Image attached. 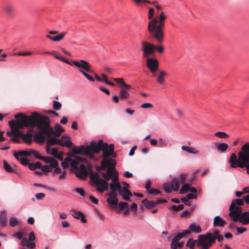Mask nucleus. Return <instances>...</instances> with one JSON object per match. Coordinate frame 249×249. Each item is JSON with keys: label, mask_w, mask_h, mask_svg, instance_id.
I'll return each instance as SVG.
<instances>
[{"label": "nucleus", "mask_w": 249, "mask_h": 249, "mask_svg": "<svg viewBox=\"0 0 249 249\" xmlns=\"http://www.w3.org/2000/svg\"><path fill=\"white\" fill-rule=\"evenodd\" d=\"M31 128L36 127L38 132L34 135V141L38 144H43L46 140L51 136L53 126L51 125L49 117L37 112H33Z\"/></svg>", "instance_id": "nucleus-1"}, {"label": "nucleus", "mask_w": 249, "mask_h": 249, "mask_svg": "<svg viewBox=\"0 0 249 249\" xmlns=\"http://www.w3.org/2000/svg\"><path fill=\"white\" fill-rule=\"evenodd\" d=\"M166 16L163 12L160 14L159 19H152L148 24V31L152 37L155 38L158 42L161 43L164 39L163 29L165 25Z\"/></svg>", "instance_id": "nucleus-2"}, {"label": "nucleus", "mask_w": 249, "mask_h": 249, "mask_svg": "<svg viewBox=\"0 0 249 249\" xmlns=\"http://www.w3.org/2000/svg\"><path fill=\"white\" fill-rule=\"evenodd\" d=\"M248 151L244 150V154L242 153L238 152L237 154L238 159L237 155L235 153H232L229 161L231 168H245L246 173L249 175V152Z\"/></svg>", "instance_id": "nucleus-3"}, {"label": "nucleus", "mask_w": 249, "mask_h": 249, "mask_svg": "<svg viewBox=\"0 0 249 249\" xmlns=\"http://www.w3.org/2000/svg\"><path fill=\"white\" fill-rule=\"evenodd\" d=\"M32 114L30 116L26 115L22 113H18L15 115L16 120L9 121L8 124L11 130H16L18 129H22L24 127H30Z\"/></svg>", "instance_id": "nucleus-4"}, {"label": "nucleus", "mask_w": 249, "mask_h": 249, "mask_svg": "<svg viewBox=\"0 0 249 249\" xmlns=\"http://www.w3.org/2000/svg\"><path fill=\"white\" fill-rule=\"evenodd\" d=\"M92 174L89 177L91 185L96 186L97 190L100 193H103L106 190H108L109 184L107 179H103L99 178V175L97 172H93L90 171Z\"/></svg>", "instance_id": "nucleus-5"}, {"label": "nucleus", "mask_w": 249, "mask_h": 249, "mask_svg": "<svg viewBox=\"0 0 249 249\" xmlns=\"http://www.w3.org/2000/svg\"><path fill=\"white\" fill-rule=\"evenodd\" d=\"M216 240L215 236H213L212 233L207 232L198 235L196 246L202 249H209Z\"/></svg>", "instance_id": "nucleus-6"}, {"label": "nucleus", "mask_w": 249, "mask_h": 249, "mask_svg": "<svg viewBox=\"0 0 249 249\" xmlns=\"http://www.w3.org/2000/svg\"><path fill=\"white\" fill-rule=\"evenodd\" d=\"M108 144L107 142H104L102 139L98 141L97 142L93 141L90 142L89 145L91 154L90 155V159H92L94 158L95 154H99L101 151L103 152L106 150L104 149L103 146L105 144Z\"/></svg>", "instance_id": "nucleus-7"}, {"label": "nucleus", "mask_w": 249, "mask_h": 249, "mask_svg": "<svg viewBox=\"0 0 249 249\" xmlns=\"http://www.w3.org/2000/svg\"><path fill=\"white\" fill-rule=\"evenodd\" d=\"M141 45L144 58H147L154 55L155 45L146 41H142Z\"/></svg>", "instance_id": "nucleus-8"}, {"label": "nucleus", "mask_w": 249, "mask_h": 249, "mask_svg": "<svg viewBox=\"0 0 249 249\" xmlns=\"http://www.w3.org/2000/svg\"><path fill=\"white\" fill-rule=\"evenodd\" d=\"M146 67L152 73L153 77L156 76V72L159 68V62L155 57H148L146 60Z\"/></svg>", "instance_id": "nucleus-9"}, {"label": "nucleus", "mask_w": 249, "mask_h": 249, "mask_svg": "<svg viewBox=\"0 0 249 249\" xmlns=\"http://www.w3.org/2000/svg\"><path fill=\"white\" fill-rule=\"evenodd\" d=\"M74 173L77 178H85L88 175L89 177L92 174L90 171H92L90 167H87L84 164H81L79 167H76L74 169Z\"/></svg>", "instance_id": "nucleus-10"}, {"label": "nucleus", "mask_w": 249, "mask_h": 249, "mask_svg": "<svg viewBox=\"0 0 249 249\" xmlns=\"http://www.w3.org/2000/svg\"><path fill=\"white\" fill-rule=\"evenodd\" d=\"M71 154L73 155H81L85 156H89L90 158L91 151L89 146H85L81 145L80 146H75L73 147L71 150Z\"/></svg>", "instance_id": "nucleus-11"}, {"label": "nucleus", "mask_w": 249, "mask_h": 249, "mask_svg": "<svg viewBox=\"0 0 249 249\" xmlns=\"http://www.w3.org/2000/svg\"><path fill=\"white\" fill-rule=\"evenodd\" d=\"M72 65L75 67L81 68L85 71H87L89 73H93V71L91 70V66L89 63L84 60H79V61L73 60L72 61Z\"/></svg>", "instance_id": "nucleus-12"}, {"label": "nucleus", "mask_w": 249, "mask_h": 249, "mask_svg": "<svg viewBox=\"0 0 249 249\" xmlns=\"http://www.w3.org/2000/svg\"><path fill=\"white\" fill-rule=\"evenodd\" d=\"M186 175L181 173L178 175V178H174L172 181V187L174 191H178L179 189L180 183L185 181Z\"/></svg>", "instance_id": "nucleus-13"}, {"label": "nucleus", "mask_w": 249, "mask_h": 249, "mask_svg": "<svg viewBox=\"0 0 249 249\" xmlns=\"http://www.w3.org/2000/svg\"><path fill=\"white\" fill-rule=\"evenodd\" d=\"M104 149L106 150L103 153L108 158H115L117 157V153L114 151V145L113 143L110 144H106L103 146Z\"/></svg>", "instance_id": "nucleus-14"}, {"label": "nucleus", "mask_w": 249, "mask_h": 249, "mask_svg": "<svg viewBox=\"0 0 249 249\" xmlns=\"http://www.w3.org/2000/svg\"><path fill=\"white\" fill-rule=\"evenodd\" d=\"M103 159L101 161L100 164L102 166L104 170L107 168L111 165H113L117 163L116 160L111 158H108L105 154H102Z\"/></svg>", "instance_id": "nucleus-15"}, {"label": "nucleus", "mask_w": 249, "mask_h": 249, "mask_svg": "<svg viewBox=\"0 0 249 249\" xmlns=\"http://www.w3.org/2000/svg\"><path fill=\"white\" fill-rule=\"evenodd\" d=\"M107 195L108 198L107 199V203L112 206L117 205L118 203L117 194L115 192H109Z\"/></svg>", "instance_id": "nucleus-16"}, {"label": "nucleus", "mask_w": 249, "mask_h": 249, "mask_svg": "<svg viewBox=\"0 0 249 249\" xmlns=\"http://www.w3.org/2000/svg\"><path fill=\"white\" fill-rule=\"evenodd\" d=\"M107 195L108 198L107 199V203L112 206L117 205L118 203L117 194L115 192H109Z\"/></svg>", "instance_id": "nucleus-17"}, {"label": "nucleus", "mask_w": 249, "mask_h": 249, "mask_svg": "<svg viewBox=\"0 0 249 249\" xmlns=\"http://www.w3.org/2000/svg\"><path fill=\"white\" fill-rule=\"evenodd\" d=\"M130 89L131 86L130 85L121 88L119 93L120 100H125L129 97L130 94L128 91L130 90Z\"/></svg>", "instance_id": "nucleus-18"}, {"label": "nucleus", "mask_w": 249, "mask_h": 249, "mask_svg": "<svg viewBox=\"0 0 249 249\" xmlns=\"http://www.w3.org/2000/svg\"><path fill=\"white\" fill-rule=\"evenodd\" d=\"M110 189L112 191L111 192H115L117 191L119 195H121L122 186L120 182H110L109 183Z\"/></svg>", "instance_id": "nucleus-19"}, {"label": "nucleus", "mask_w": 249, "mask_h": 249, "mask_svg": "<svg viewBox=\"0 0 249 249\" xmlns=\"http://www.w3.org/2000/svg\"><path fill=\"white\" fill-rule=\"evenodd\" d=\"M226 221L220 216H216L213 219V226L223 227L226 224Z\"/></svg>", "instance_id": "nucleus-20"}, {"label": "nucleus", "mask_w": 249, "mask_h": 249, "mask_svg": "<svg viewBox=\"0 0 249 249\" xmlns=\"http://www.w3.org/2000/svg\"><path fill=\"white\" fill-rule=\"evenodd\" d=\"M121 192V195H120L122 196V198L124 200L130 201L131 199L130 198V196H133V194L130 191L129 189L122 188Z\"/></svg>", "instance_id": "nucleus-21"}, {"label": "nucleus", "mask_w": 249, "mask_h": 249, "mask_svg": "<svg viewBox=\"0 0 249 249\" xmlns=\"http://www.w3.org/2000/svg\"><path fill=\"white\" fill-rule=\"evenodd\" d=\"M3 10L6 15L11 16L15 12V8L14 5L7 3L3 6Z\"/></svg>", "instance_id": "nucleus-22"}, {"label": "nucleus", "mask_w": 249, "mask_h": 249, "mask_svg": "<svg viewBox=\"0 0 249 249\" xmlns=\"http://www.w3.org/2000/svg\"><path fill=\"white\" fill-rule=\"evenodd\" d=\"M216 149L221 153H224L228 148V145L225 142L221 143H214Z\"/></svg>", "instance_id": "nucleus-23"}, {"label": "nucleus", "mask_w": 249, "mask_h": 249, "mask_svg": "<svg viewBox=\"0 0 249 249\" xmlns=\"http://www.w3.org/2000/svg\"><path fill=\"white\" fill-rule=\"evenodd\" d=\"M68 156L73 157L71 162L70 163V164L73 169H74L77 167L76 165L80 163L79 156H73L71 153H68Z\"/></svg>", "instance_id": "nucleus-24"}, {"label": "nucleus", "mask_w": 249, "mask_h": 249, "mask_svg": "<svg viewBox=\"0 0 249 249\" xmlns=\"http://www.w3.org/2000/svg\"><path fill=\"white\" fill-rule=\"evenodd\" d=\"M181 149L189 153L193 154H197L199 152V151L196 148L186 145H182L181 146Z\"/></svg>", "instance_id": "nucleus-25"}, {"label": "nucleus", "mask_w": 249, "mask_h": 249, "mask_svg": "<svg viewBox=\"0 0 249 249\" xmlns=\"http://www.w3.org/2000/svg\"><path fill=\"white\" fill-rule=\"evenodd\" d=\"M142 202L145 208L148 209H151L156 205L155 201L148 200L147 198L143 199Z\"/></svg>", "instance_id": "nucleus-26"}, {"label": "nucleus", "mask_w": 249, "mask_h": 249, "mask_svg": "<svg viewBox=\"0 0 249 249\" xmlns=\"http://www.w3.org/2000/svg\"><path fill=\"white\" fill-rule=\"evenodd\" d=\"M66 34L67 33L64 32L63 33H60V34H58L54 36H52L49 35H47L46 37L53 41H59L62 40Z\"/></svg>", "instance_id": "nucleus-27"}, {"label": "nucleus", "mask_w": 249, "mask_h": 249, "mask_svg": "<svg viewBox=\"0 0 249 249\" xmlns=\"http://www.w3.org/2000/svg\"><path fill=\"white\" fill-rule=\"evenodd\" d=\"M33 136L34 137L33 133H25L23 134L21 139L25 143L30 145L32 143Z\"/></svg>", "instance_id": "nucleus-28"}, {"label": "nucleus", "mask_w": 249, "mask_h": 249, "mask_svg": "<svg viewBox=\"0 0 249 249\" xmlns=\"http://www.w3.org/2000/svg\"><path fill=\"white\" fill-rule=\"evenodd\" d=\"M167 73L165 71H160L157 78V82L160 85H162L165 81V77Z\"/></svg>", "instance_id": "nucleus-29"}, {"label": "nucleus", "mask_w": 249, "mask_h": 249, "mask_svg": "<svg viewBox=\"0 0 249 249\" xmlns=\"http://www.w3.org/2000/svg\"><path fill=\"white\" fill-rule=\"evenodd\" d=\"M115 163L113 165H111L107 168L106 173H107V175L109 176V178H111V177L115 174H118V172L115 170V166L116 165Z\"/></svg>", "instance_id": "nucleus-30"}, {"label": "nucleus", "mask_w": 249, "mask_h": 249, "mask_svg": "<svg viewBox=\"0 0 249 249\" xmlns=\"http://www.w3.org/2000/svg\"><path fill=\"white\" fill-rule=\"evenodd\" d=\"M57 139L54 137L51 136L46 140L47 149H49L51 145H55L57 144Z\"/></svg>", "instance_id": "nucleus-31"}, {"label": "nucleus", "mask_w": 249, "mask_h": 249, "mask_svg": "<svg viewBox=\"0 0 249 249\" xmlns=\"http://www.w3.org/2000/svg\"><path fill=\"white\" fill-rule=\"evenodd\" d=\"M189 228L191 231L196 233H198L201 232L202 230L199 225L195 223H193L189 226Z\"/></svg>", "instance_id": "nucleus-32"}, {"label": "nucleus", "mask_w": 249, "mask_h": 249, "mask_svg": "<svg viewBox=\"0 0 249 249\" xmlns=\"http://www.w3.org/2000/svg\"><path fill=\"white\" fill-rule=\"evenodd\" d=\"M238 207L239 206L236 205L235 203L232 201L229 209L230 212L228 214L229 216L232 217L237 210Z\"/></svg>", "instance_id": "nucleus-33"}, {"label": "nucleus", "mask_w": 249, "mask_h": 249, "mask_svg": "<svg viewBox=\"0 0 249 249\" xmlns=\"http://www.w3.org/2000/svg\"><path fill=\"white\" fill-rule=\"evenodd\" d=\"M242 213V209L241 207L239 206L237 208V210L231 218L232 220L234 222L238 221L239 217Z\"/></svg>", "instance_id": "nucleus-34"}, {"label": "nucleus", "mask_w": 249, "mask_h": 249, "mask_svg": "<svg viewBox=\"0 0 249 249\" xmlns=\"http://www.w3.org/2000/svg\"><path fill=\"white\" fill-rule=\"evenodd\" d=\"M0 225L2 227H5L7 225L6 213L3 211L0 215Z\"/></svg>", "instance_id": "nucleus-35"}, {"label": "nucleus", "mask_w": 249, "mask_h": 249, "mask_svg": "<svg viewBox=\"0 0 249 249\" xmlns=\"http://www.w3.org/2000/svg\"><path fill=\"white\" fill-rule=\"evenodd\" d=\"M41 163L39 161H36V163L30 162L28 168L30 170L34 171L36 169H39L41 167Z\"/></svg>", "instance_id": "nucleus-36"}, {"label": "nucleus", "mask_w": 249, "mask_h": 249, "mask_svg": "<svg viewBox=\"0 0 249 249\" xmlns=\"http://www.w3.org/2000/svg\"><path fill=\"white\" fill-rule=\"evenodd\" d=\"M163 189L167 193H169L172 192V183L169 182H166L163 185Z\"/></svg>", "instance_id": "nucleus-37"}, {"label": "nucleus", "mask_w": 249, "mask_h": 249, "mask_svg": "<svg viewBox=\"0 0 249 249\" xmlns=\"http://www.w3.org/2000/svg\"><path fill=\"white\" fill-rule=\"evenodd\" d=\"M3 167L6 172L8 173H14V169L6 160H3Z\"/></svg>", "instance_id": "nucleus-38"}, {"label": "nucleus", "mask_w": 249, "mask_h": 249, "mask_svg": "<svg viewBox=\"0 0 249 249\" xmlns=\"http://www.w3.org/2000/svg\"><path fill=\"white\" fill-rule=\"evenodd\" d=\"M190 184L186 183L183 184L180 190H179V194H186L188 191H189V188Z\"/></svg>", "instance_id": "nucleus-39"}, {"label": "nucleus", "mask_w": 249, "mask_h": 249, "mask_svg": "<svg viewBox=\"0 0 249 249\" xmlns=\"http://www.w3.org/2000/svg\"><path fill=\"white\" fill-rule=\"evenodd\" d=\"M114 80L120 85L121 88L124 87H127L129 85L126 84L123 78H116L114 79Z\"/></svg>", "instance_id": "nucleus-40"}, {"label": "nucleus", "mask_w": 249, "mask_h": 249, "mask_svg": "<svg viewBox=\"0 0 249 249\" xmlns=\"http://www.w3.org/2000/svg\"><path fill=\"white\" fill-rule=\"evenodd\" d=\"M183 209H184V205L183 204H180L178 206L174 205H172L170 208V209L172 211H174V212H177V211H179L180 210H182Z\"/></svg>", "instance_id": "nucleus-41"}, {"label": "nucleus", "mask_w": 249, "mask_h": 249, "mask_svg": "<svg viewBox=\"0 0 249 249\" xmlns=\"http://www.w3.org/2000/svg\"><path fill=\"white\" fill-rule=\"evenodd\" d=\"M18 224V221L17 218L14 217H11L9 219V225L12 227H14Z\"/></svg>", "instance_id": "nucleus-42"}, {"label": "nucleus", "mask_w": 249, "mask_h": 249, "mask_svg": "<svg viewBox=\"0 0 249 249\" xmlns=\"http://www.w3.org/2000/svg\"><path fill=\"white\" fill-rule=\"evenodd\" d=\"M62 107V104L58 101H53V108L55 110H59Z\"/></svg>", "instance_id": "nucleus-43"}, {"label": "nucleus", "mask_w": 249, "mask_h": 249, "mask_svg": "<svg viewBox=\"0 0 249 249\" xmlns=\"http://www.w3.org/2000/svg\"><path fill=\"white\" fill-rule=\"evenodd\" d=\"M54 57L57 59L58 60H59L62 62H64L65 63H66V64H69V65H70L71 66H72V61L71 62H70L68 59L65 58V57H61L60 56H58V55H55Z\"/></svg>", "instance_id": "nucleus-44"}, {"label": "nucleus", "mask_w": 249, "mask_h": 249, "mask_svg": "<svg viewBox=\"0 0 249 249\" xmlns=\"http://www.w3.org/2000/svg\"><path fill=\"white\" fill-rule=\"evenodd\" d=\"M79 71L85 77H86L89 81L91 82H94L95 81V79L93 77H92L91 75L88 74L87 72H86L85 71H83L82 70H80Z\"/></svg>", "instance_id": "nucleus-45"}, {"label": "nucleus", "mask_w": 249, "mask_h": 249, "mask_svg": "<svg viewBox=\"0 0 249 249\" xmlns=\"http://www.w3.org/2000/svg\"><path fill=\"white\" fill-rule=\"evenodd\" d=\"M196 240H194L191 238L189 239L186 243V246H188L190 249H194V247L196 243Z\"/></svg>", "instance_id": "nucleus-46"}, {"label": "nucleus", "mask_w": 249, "mask_h": 249, "mask_svg": "<svg viewBox=\"0 0 249 249\" xmlns=\"http://www.w3.org/2000/svg\"><path fill=\"white\" fill-rule=\"evenodd\" d=\"M19 154L20 157H27L31 155V150L29 151L27 150H21L19 151Z\"/></svg>", "instance_id": "nucleus-47"}, {"label": "nucleus", "mask_w": 249, "mask_h": 249, "mask_svg": "<svg viewBox=\"0 0 249 249\" xmlns=\"http://www.w3.org/2000/svg\"><path fill=\"white\" fill-rule=\"evenodd\" d=\"M214 136L220 138H227L229 137L228 134L224 132H217L215 133Z\"/></svg>", "instance_id": "nucleus-48"}, {"label": "nucleus", "mask_w": 249, "mask_h": 249, "mask_svg": "<svg viewBox=\"0 0 249 249\" xmlns=\"http://www.w3.org/2000/svg\"><path fill=\"white\" fill-rule=\"evenodd\" d=\"M182 237H183V235L180 232L178 233L177 235H176L172 239V245H174V243L176 241H178L180 239H181Z\"/></svg>", "instance_id": "nucleus-49"}, {"label": "nucleus", "mask_w": 249, "mask_h": 249, "mask_svg": "<svg viewBox=\"0 0 249 249\" xmlns=\"http://www.w3.org/2000/svg\"><path fill=\"white\" fill-rule=\"evenodd\" d=\"M83 213L81 212L77 211L74 210L73 211V213L72 214V215L74 218H75L77 219H79L80 218V217L82 216H83Z\"/></svg>", "instance_id": "nucleus-50"}, {"label": "nucleus", "mask_w": 249, "mask_h": 249, "mask_svg": "<svg viewBox=\"0 0 249 249\" xmlns=\"http://www.w3.org/2000/svg\"><path fill=\"white\" fill-rule=\"evenodd\" d=\"M59 163L57 160L54 159L53 158H52L51 160V162H50V167L52 168H55L57 167Z\"/></svg>", "instance_id": "nucleus-51"}, {"label": "nucleus", "mask_w": 249, "mask_h": 249, "mask_svg": "<svg viewBox=\"0 0 249 249\" xmlns=\"http://www.w3.org/2000/svg\"><path fill=\"white\" fill-rule=\"evenodd\" d=\"M101 76L102 78H103L104 82H105L106 84H108L110 86H114V84L113 82H112L107 79V77L105 74L102 73L101 74Z\"/></svg>", "instance_id": "nucleus-52"}, {"label": "nucleus", "mask_w": 249, "mask_h": 249, "mask_svg": "<svg viewBox=\"0 0 249 249\" xmlns=\"http://www.w3.org/2000/svg\"><path fill=\"white\" fill-rule=\"evenodd\" d=\"M20 163L21 164H22L24 166H27L28 165L29 166V160L25 158H24V157H21L20 158V160H19Z\"/></svg>", "instance_id": "nucleus-53"}, {"label": "nucleus", "mask_w": 249, "mask_h": 249, "mask_svg": "<svg viewBox=\"0 0 249 249\" xmlns=\"http://www.w3.org/2000/svg\"><path fill=\"white\" fill-rule=\"evenodd\" d=\"M128 204L126 202L121 201L119 203V207L120 210H123L128 207Z\"/></svg>", "instance_id": "nucleus-54"}, {"label": "nucleus", "mask_w": 249, "mask_h": 249, "mask_svg": "<svg viewBox=\"0 0 249 249\" xmlns=\"http://www.w3.org/2000/svg\"><path fill=\"white\" fill-rule=\"evenodd\" d=\"M41 170L43 173L46 174L51 172L52 171V168L50 166L47 165H44L42 167Z\"/></svg>", "instance_id": "nucleus-55"}, {"label": "nucleus", "mask_w": 249, "mask_h": 249, "mask_svg": "<svg viewBox=\"0 0 249 249\" xmlns=\"http://www.w3.org/2000/svg\"><path fill=\"white\" fill-rule=\"evenodd\" d=\"M232 201L237 205L238 206L241 207L244 205V200L241 198H236L232 200Z\"/></svg>", "instance_id": "nucleus-56"}, {"label": "nucleus", "mask_w": 249, "mask_h": 249, "mask_svg": "<svg viewBox=\"0 0 249 249\" xmlns=\"http://www.w3.org/2000/svg\"><path fill=\"white\" fill-rule=\"evenodd\" d=\"M184 244V243L183 241L180 242H178V241H176V242L174 243V245H173L172 242L171 244V247L181 248L183 246Z\"/></svg>", "instance_id": "nucleus-57"}, {"label": "nucleus", "mask_w": 249, "mask_h": 249, "mask_svg": "<svg viewBox=\"0 0 249 249\" xmlns=\"http://www.w3.org/2000/svg\"><path fill=\"white\" fill-rule=\"evenodd\" d=\"M147 193L150 195H158L160 194L161 192L156 189H151L147 191Z\"/></svg>", "instance_id": "nucleus-58"}, {"label": "nucleus", "mask_w": 249, "mask_h": 249, "mask_svg": "<svg viewBox=\"0 0 249 249\" xmlns=\"http://www.w3.org/2000/svg\"><path fill=\"white\" fill-rule=\"evenodd\" d=\"M191 213V210H185L180 213L179 215L180 217H187L190 215Z\"/></svg>", "instance_id": "nucleus-59"}, {"label": "nucleus", "mask_w": 249, "mask_h": 249, "mask_svg": "<svg viewBox=\"0 0 249 249\" xmlns=\"http://www.w3.org/2000/svg\"><path fill=\"white\" fill-rule=\"evenodd\" d=\"M54 130L60 132H63L65 130L62 126L59 124H56L54 125Z\"/></svg>", "instance_id": "nucleus-60"}, {"label": "nucleus", "mask_w": 249, "mask_h": 249, "mask_svg": "<svg viewBox=\"0 0 249 249\" xmlns=\"http://www.w3.org/2000/svg\"><path fill=\"white\" fill-rule=\"evenodd\" d=\"M61 132L54 130L53 127L52 128V132L51 133V136L54 137V138L60 136Z\"/></svg>", "instance_id": "nucleus-61"}, {"label": "nucleus", "mask_w": 249, "mask_h": 249, "mask_svg": "<svg viewBox=\"0 0 249 249\" xmlns=\"http://www.w3.org/2000/svg\"><path fill=\"white\" fill-rule=\"evenodd\" d=\"M153 106L151 103H145L141 105V107L142 108H150L153 107Z\"/></svg>", "instance_id": "nucleus-62"}, {"label": "nucleus", "mask_w": 249, "mask_h": 249, "mask_svg": "<svg viewBox=\"0 0 249 249\" xmlns=\"http://www.w3.org/2000/svg\"><path fill=\"white\" fill-rule=\"evenodd\" d=\"M33 155L36 159L40 160L42 156L39 155L38 153L34 150H31V155Z\"/></svg>", "instance_id": "nucleus-63"}, {"label": "nucleus", "mask_w": 249, "mask_h": 249, "mask_svg": "<svg viewBox=\"0 0 249 249\" xmlns=\"http://www.w3.org/2000/svg\"><path fill=\"white\" fill-rule=\"evenodd\" d=\"M75 191L80 195L81 196H83L85 195V193L83 189L82 188H76Z\"/></svg>", "instance_id": "nucleus-64"}]
</instances>
